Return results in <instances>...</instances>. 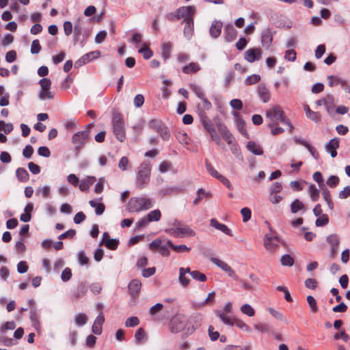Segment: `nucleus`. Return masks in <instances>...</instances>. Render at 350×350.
<instances>
[{
	"mask_svg": "<svg viewBox=\"0 0 350 350\" xmlns=\"http://www.w3.org/2000/svg\"><path fill=\"white\" fill-rule=\"evenodd\" d=\"M151 165L148 161L142 162L136 172V187L139 189L146 187L150 182Z\"/></svg>",
	"mask_w": 350,
	"mask_h": 350,
	"instance_id": "1",
	"label": "nucleus"
},
{
	"mask_svg": "<svg viewBox=\"0 0 350 350\" xmlns=\"http://www.w3.org/2000/svg\"><path fill=\"white\" fill-rule=\"evenodd\" d=\"M153 204L154 200L152 198L134 197L129 200L126 209L130 213H138L151 208Z\"/></svg>",
	"mask_w": 350,
	"mask_h": 350,
	"instance_id": "2",
	"label": "nucleus"
},
{
	"mask_svg": "<svg viewBox=\"0 0 350 350\" xmlns=\"http://www.w3.org/2000/svg\"><path fill=\"white\" fill-rule=\"evenodd\" d=\"M165 232L175 237H191L196 236V232L188 226L176 221L173 226L165 230Z\"/></svg>",
	"mask_w": 350,
	"mask_h": 350,
	"instance_id": "3",
	"label": "nucleus"
},
{
	"mask_svg": "<svg viewBox=\"0 0 350 350\" xmlns=\"http://www.w3.org/2000/svg\"><path fill=\"white\" fill-rule=\"evenodd\" d=\"M266 117L269 119V123L282 122L287 124L291 128V130L293 129L291 122L286 119L284 111L278 105L273 106L267 110L266 111Z\"/></svg>",
	"mask_w": 350,
	"mask_h": 350,
	"instance_id": "4",
	"label": "nucleus"
},
{
	"mask_svg": "<svg viewBox=\"0 0 350 350\" xmlns=\"http://www.w3.org/2000/svg\"><path fill=\"white\" fill-rule=\"evenodd\" d=\"M188 319L183 314H177L173 317L170 323V330L173 333H178L182 331H187Z\"/></svg>",
	"mask_w": 350,
	"mask_h": 350,
	"instance_id": "5",
	"label": "nucleus"
},
{
	"mask_svg": "<svg viewBox=\"0 0 350 350\" xmlns=\"http://www.w3.org/2000/svg\"><path fill=\"white\" fill-rule=\"evenodd\" d=\"M112 122L114 135L120 142H123L126 137L122 117L120 113H115Z\"/></svg>",
	"mask_w": 350,
	"mask_h": 350,
	"instance_id": "6",
	"label": "nucleus"
},
{
	"mask_svg": "<svg viewBox=\"0 0 350 350\" xmlns=\"http://www.w3.org/2000/svg\"><path fill=\"white\" fill-rule=\"evenodd\" d=\"M172 243L170 240L154 239L150 243V248L153 250H158L163 256H169L170 254V248Z\"/></svg>",
	"mask_w": 350,
	"mask_h": 350,
	"instance_id": "7",
	"label": "nucleus"
},
{
	"mask_svg": "<svg viewBox=\"0 0 350 350\" xmlns=\"http://www.w3.org/2000/svg\"><path fill=\"white\" fill-rule=\"evenodd\" d=\"M93 126L92 124H90L87 126V129L82 131L75 133L72 137V142L79 148L81 146L87 143L90 137V129Z\"/></svg>",
	"mask_w": 350,
	"mask_h": 350,
	"instance_id": "8",
	"label": "nucleus"
},
{
	"mask_svg": "<svg viewBox=\"0 0 350 350\" xmlns=\"http://www.w3.org/2000/svg\"><path fill=\"white\" fill-rule=\"evenodd\" d=\"M196 8L193 6H183L176 10V20L183 18L184 21H193Z\"/></svg>",
	"mask_w": 350,
	"mask_h": 350,
	"instance_id": "9",
	"label": "nucleus"
},
{
	"mask_svg": "<svg viewBox=\"0 0 350 350\" xmlns=\"http://www.w3.org/2000/svg\"><path fill=\"white\" fill-rule=\"evenodd\" d=\"M202 321V316L201 314L196 313L192 314L188 319V327L186 332L187 334H192L194 330L200 327Z\"/></svg>",
	"mask_w": 350,
	"mask_h": 350,
	"instance_id": "10",
	"label": "nucleus"
},
{
	"mask_svg": "<svg viewBox=\"0 0 350 350\" xmlns=\"http://www.w3.org/2000/svg\"><path fill=\"white\" fill-rule=\"evenodd\" d=\"M211 261L217 265L218 267L224 271H225L228 276L234 278V280H238L237 275L235 274L234 271L232 269V267L228 265L226 262L217 258H211Z\"/></svg>",
	"mask_w": 350,
	"mask_h": 350,
	"instance_id": "11",
	"label": "nucleus"
},
{
	"mask_svg": "<svg viewBox=\"0 0 350 350\" xmlns=\"http://www.w3.org/2000/svg\"><path fill=\"white\" fill-rule=\"evenodd\" d=\"M262 51L259 48H250L245 52V59L250 62L253 63L255 61L261 59Z\"/></svg>",
	"mask_w": 350,
	"mask_h": 350,
	"instance_id": "12",
	"label": "nucleus"
},
{
	"mask_svg": "<svg viewBox=\"0 0 350 350\" xmlns=\"http://www.w3.org/2000/svg\"><path fill=\"white\" fill-rule=\"evenodd\" d=\"M279 239L278 237L266 234L264 240V246L269 252L275 251L278 247Z\"/></svg>",
	"mask_w": 350,
	"mask_h": 350,
	"instance_id": "13",
	"label": "nucleus"
},
{
	"mask_svg": "<svg viewBox=\"0 0 350 350\" xmlns=\"http://www.w3.org/2000/svg\"><path fill=\"white\" fill-rule=\"evenodd\" d=\"M129 294L133 298H136L139 296L142 288V282L137 279L132 280L128 284Z\"/></svg>",
	"mask_w": 350,
	"mask_h": 350,
	"instance_id": "14",
	"label": "nucleus"
},
{
	"mask_svg": "<svg viewBox=\"0 0 350 350\" xmlns=\"http://www.w3.org/2000/svg\"><path fill=\"white\" fill-rule=\"evenodd\" d=\"M88 288L89 286L86 282H80L73 291L72 297L74 299H79L83 297L86 295Z\"/></svg>",
	"mask_w": 350,
	"mask_h": 350,
	"instance_id": "15",
	"label": "nucleus"
},
{
	"mask_svg": "<svg viewBox=\"0 0 350 350\" xmlns=\"http://www.w3.org/2000/svg\"><path fill=\"white\" fill-rule=\"evenodd\" d=\"M340 140L337 137L332 139L327 144H325V150L329 152L332 158L337 156L336 150L339 147Z\"/></svg>",
	"mask_w": 350,
	"mask_h": 350,
	"instance_id": "16",
	"label": "nucleus"
},
{
	"mask_svg": "<svg viewBox=\"0 0 350 350\" xmlns=\"http://www.w3.org/2000/svg\"><path fill=\"white\" fill-rule=\"evenodd\" d=\"M237 31L232 25L228 24L225 27L224 37L227 42H231L237 38Z\"/></svg>",
	"mask_w": 350,
	"mask_h": 350,
	"instance_id": "17",
	"label": "nucleus"
},
{
	"mask_svg": "<svg viewBox=\"0 0 350 350\" xmlns=\"http://www.w3.org/2000/svg\"><path fill=\"white\" fill-rule=\"evenodd\" d=\"M257 93L260 99L263 103H267L271 98V93L264 84H259L257 88Z\"/></svg>",
	"mask_w": 350,
	"mask_h": 350,
	"instance_id": "18",
	"label": "nucleus"
},
{
	"mask_svg": "<svg viewBox=\"0 0 350 350\" xmlns=\"http://www.w3.org/2000/svg\"><path fill=\"white\" fill-rule=\"evenodd\" d=\"M210 225L226 235L232 236L231 230L226 225L219 223L215 218H213L210 220Z\"/></svg>",
	"mask_w": 350,
	"mask_h": 350,
	"instance_id": "19",
	"label": "nucleus"
},
{
	"mask_svg": "<svg viewBox=\"0 0 350 350\" xmlns=\"http://www.w3.org/2000/svg\"><path fill=\"white\" fill-rule=\"evenodd\" d=\"M214 313L224 325L232 326V322L234 318L230 317V314L226 313L224 311H221V310H215Z\"/></svg>",
	"mask_w": 350,
	"mask_h": 350,
	"instance_id": "20",
	"label": "nucleus"
},
{
	"mask_svg": "<svg viewBox=\"0 0 350 350\" xmlns=\"http://www.w3.org/2000/svg\"><path fill=\"white\" fill-rule=\"evenodd\" d=\"M105 321V317L103 312H100L98 317L96 318L93 325L92 327V331L94 334L100 335L102 332V325Z\"/></svg>",
	"mask_w": 350,
	"mask_h": 350,
	"instance_id": "21",
	"label": "nucleus"
},
{
	"mask_svg": "<svg viewBox=\"0 0 350 350\" xmlns=\"http://www.w3.org/2000/svg\"><path fill=\"white\" fill-rule=\"evenodd\" d=\"M222 26L223 24L221 21L216 20L213 21L209 29L211 36L213 38H217L221 34Z\"/></svg>",
	"mask_w": 350,
	"mask_h": 350,
	"instance_id": "22",
	"label": "nucleus"
},
{
	"mask_svg": "<svg viewBox=\"0 0 350 350\" xmlns=\"http://www.w3.org/2000/svg\"><path fill=\"white\" fill-rule=\"evenodd\" d=\"M232 115L235 118V122L239 131L243 135H246V125L245 122L241 118L237 112H232Z\"/></svg>",
	"mask_w": 350,
	"mask_h": 350,
	"instance_id": "23",
	"label": "nucleus"
},
{
	"mask_svg": "<svg viewBox=\"0 0 350 350\" xmlns=\"http://www.w3.org/2000/svg\"><path fill=\"white\" fill-rule=\"evenodd\" d=\"M273 41V36L271 31L268 29L263 31L261 36V43L265 47L269 48Z\"/></svg>",
	"mask_w": 350,
	"mask_h": 350,
	"instance_id": "24",
	"label": "nucleus"
},
{
	"mask_svg": "<svg viewBox=\"0 0 350 350\" xmlns=\"http://www.w3.org/2000/svg\"><path fill=\"white\" fill-rule=\"evenodd\" d=\"M327 241L330 245L331 252L334 254L337 250L339 244V239L336 234H330L327 237Z\"/></svg>",
	"mask_w": 350,
	"mask_h": 350,
	"instance_id": "25",
	"label": "nucleus"
},
{
	"mask_svg": "<svg viewBox=\"0 0 350 350\" xmlns=\"http://www.w3.org/2000/svg\"><path fill=\"white\" fill-rule=\"evenodd\" d=\"M194 31V23L193 21H189L188 22L185 23L184 29H183V34L184 36L187 40H191L193 35Z\"/></svg>",
	"mask_w": 350,
	"mask_h": 350,
	"instance_id": "26",
	"label": "nucleus"
},
{
	"mask_svg": "<svg viewBox=\"0 0 350 350\" xmlns=\"http://www.w3.org/2000/svg\"><path fill=\"white\" fill-rule=\"evenodd\" d=\"M96 181L94 176H88L83 179L79 185V189L82 191H86L89 189L90 186Z\"/></svg>",
	"mask_w": 350,
	"mask_h": 350,
	"instance_id": "27",
	"label": "nucleus"
},
{
	"mask_svg": "<svg viewBox=\"0 0 350 350\" xmlns=\"http://www.w3.org/2000/svg\"><path fill=\"white\" fill-rule=\"evenodd\" d=\"M247 148L255 155H261L263 154V150L261 146L254 142L250 141L247 144Z\"/></svg>",
	"mask_w": 350,
	"mask_h": 350,
	"instance_id": "28",
	"label": "nucleus"
},
{
	"mask_svg": "<svg viewBox=\"0 0 350 350\" xmlns=\"http://www.w3.org/2000/svg\"><path fill=\"white\" fill-rule=\"evenodd\" d=\"M199 116H200V122H201L204 129L206 131H207L213 127L210 120L208 119L206 113L204 111H200Z\"/></svg>",
	"mask_w": 350,
	"mask_h": 350,
	"instance_id": "29",
	"label": "nucleus"
},
{
	"mask_svg": "<svg viewBox=\"0 0 350 350\" xmlns=\"http://www.w3.org/2000/svg\"><path fill=\"white\" fill-rule=\"evenodd\" d=\"M146 217L149 222L159 221L161 217V213L159 209H154L149 212Z\"/></svg>",
	"mask_w": 350,
	"mask_h": 350,
	"instance_id": "30",
	"label": "nucleus"
},
{
	"mask_svg": "<svg viewBox=\"0 0 350 350\" xmlns=\"http://www.w3.org/2000/svg\"><path fill=\"white\" fill-rule=\"evenodd\" d=\"M211 193L200 188L197 191V197L194 199L193 204L198 205L204 198L211 197Z\"/></svg>",
	"mask_w": 350,
	"mask_h": 350,
	"instance_id": "31",
	"label": "nucleus"
},
{
	"mask_svg": "<svg viewBox=\"0 0 350 350\" xmlns=\"http://www.w3.org/2000/svg\"><path fill=\"white\" fill-rule=\"evenodd\" d=\"M16 175L21 182H27L29 180L28 172L23 167H18L16 171Z\"/></svg>",
	"mask_w": 350,
	"mask_h": 350,
	"instance_id": "32",
	"label": "nucleus"
},
{
	"mask_svg": "<svg viewBox=\"0 0 350 350\" xmlns=\"http://www.w3.org/2000/svg\"><path fill=\"white\" fill-rule=\"evenodd\" d=\"M200 69V66L198 63L191 62L183 68V72L185 74L196 72Z\"/></svg>",
	"mask_w": 350,
	"mask_h": 350,
	"instance_id": "33",
	"label": "nucleus"
},
{
	"mask_svg": "<svg viewBox=\"0 0 350 350\" xmlns=\"http://www.w3.org/2000/svg\"><path fill=\"white\" fill-rule=\"evenodd\" d=\"M89 204L92 207L95 208L96 215H100L104 213L105 209L104 204L98 203L95 200H90L89 202Z\"/></svg>",
	"mask_w": 350,
	"mask_h": 350,
	"instance_id": "34",
	"label": "nucleus"
},
{
	"mask_svg": "<svg viewBox=\"0 0 350 350\" xmlns=\"http://www.w3.org/2000/svg\"><path fill=\"white\" fill-rule=\"evenodd\" d=\"M88 316L84 313H79L75 316V323L77 326L81 327L87 323Z\"/></svg>",
	"mask_w": 350,
	"mask_h": 350,
	"instance_id": "35",
	"label": "nucleus"
},
{
	"mask_svg": "<svg viewBox=\"0 0 350 350\" xmlns=\"http://www.w3.org/2000/svg\"><path fill=\"white\" fill-rule=\"evenodd\" d=\"M326 111L328 113L332 114L335 108L334 99L332 96L327 95L326 96V102L325 104Z\"/></svg>",
	"mask_w": 350,
	"mask_h": 350,
	"instance_id": "36",
	"label": "nucleus"
},
{
	"mask_svg": "<svg viewBox=\"0 0 350 350\" xmlns=\"http://www.w3.org/2000/svg\"><path fill=\"white\" fill-rule=\"evenodd\" d=\"M82 30H83L82 25L81 24V23L79 21H78L77 23H76L75 24V26H74V28H73V31H74V33H73V41H74V44H75L79 40V36L81 34Z\"/></svg>",
	"mask_w": 350,
	"mask_h": 350,
	"instance_id": "37",
	"label": "nucleus"
},
{
	"mask_svg": "<svg viewBox=\"0 0 350 350\" xmlns=\"http://www.w3.org/2000/svg\"><path fill=\"white\" fill-rule=\"evenodd\" d=\"M304 203L298 199L295 200L291 204V211L292 213H296L304 208Z\"/></svg>",
	"mask_w": 350,
	"mask_h": 350,
	"instance_id": "38",
	"label": "nucleus"
},
{
	"mask_svg": "<svg viewBox=\"0 0 350 350\" xmlns=\"http://www.w3.org/2000/svg\"><path fill=\"white\" fill-rule=\"evenodd\" d=\"M215 293L214 291L208 293L206 299L201 303H193V306L196 308H200L204 307L206 304L213 302L215 301Z\"/></svg>",
	"mask_w": 350,
	"mask_h": 350,
	"instance_id": "39",
	"label": "nucleus"
},
{
	"mask_svg": "<svg viewBox=\"0 0 350 350\" xmlns=\"http://www.w3.org/2000/svg\"><path fill=\"white\" fill-rule=\"evenodd\" d=\"M327 79H329V85L330 87H333L336 85H340L342 86L346 83V81L342 79H340L338 77H335L333 75H329L327 77Z\"/></svg>",
	"mask_w": 350,
	"mask_h": 350,
	"instance_id": "40",
	"label": "nucleus"
},
{
	"mask_svg": "<svg viewBox=\"0 0 350 350\" xmlns=\"http://www.w3.org/2000/svg\"><path fill=\"white\" fill-rule=\"evenodd\" d=\"M235 325L238 328L247 332H250L252 331L251 328L249 325H247L245 322H243L242 320L234 318L233 322H232V326Z\"/></svg>",
	"mask_w": 350,
	"mask_h": 350,
	"instance_id": "41",
	"label": "nucleus"
},
{
	"mask_svg": "<svg viewBox=\"0 0 350 350\" xmlns=\"http://www.w3.org/2000/svg\"><path fill=\"white\" fill-rule=\"evenodd\" d=\"M51 193V187L49 185H44L37 189L36 194H41L44 198H48Z\"/></svg>",
	"mask_w": 350,
	"mask_h": 350,
	"instance_id": "42",
	"label": "nucleus"
},
{
	"mask_svg": "<svg viewBox=\"0 0 350 350\" xmlns=\"http://www.w3.org/2000/svg\"><path fill=\"white\" fill-rule=\"evenodd\" d=\"M240 310L243 314L250 317L254 316L255 314L254 309L248 304H243L242 306H241Z\"/></svg>",
	"mask_w": 350,
	"mask_h": 350,
	"instance_id": "43",
	"label": "nucleus"
},
{
	"mask_svg": "<svg viewBox=\"0 0 350 350\" xmlns=\"http://www.w3.org/2000/svg\"><path fill=\"white\" fill-rule=\"evenodd\" d=\"M38 98L42 100H51L53 98V93L49 90H39L38 93Z\"/></svg>",
	"mask_w": 350,
	"mask_h": 350,
	"instance_id": "44",
	"label": "nucleus"
},
{
	"mask_svg": "<svg viewBox=\"0 0 350 350\" xmlns=\"http://www.w3.org/2000/svg\"><path fill=\"white\" fill-rule=\"evenodd\" d=\"M280 263L282 266L291 267L294 264V258L289 254L283 255L280 258Z\"/></svg>",
	"mask_w": 350,
	"mask_h": 350,
	"instance_id": "45",
	"label": "nucleus"
},
{
	"mask_svg": "<svg viewBox=\"0 0 350 350\" xmlns=\"http://www.w3.org/2000/svg\"><path fill=\"white\" fill-rule=\"evenodd\" d=\"M146 339V334L142 328H139L135 334V340L137 344H141L144 342Z\"/></svg>",
	"mask_w": 350,
	"mask_h": 350,
	"instance_id": "46",
	"label": "nucleus"
},
{
	"mask_svg": "<svg viewBox=\"0 0 350 350\" xmlns=\"http://www.w3.org/2000/svg\"><path fill=\"white\" fill-rule=\"evenodd\" d=\"M171 245V249L178 253L189 252L191 248L187 247L186 245H176L173 243H170Z\"/></svg>",
	"mask_w": 350,
	"mask_h": 350,
	"instance_id": "47",
	"label": "nucleus"
},
{
	"mask_svg": "<svg viewBox=\"0 0 350 350\" xmlns=\"http://www.w3.org/2000/svg\"><path fill=\"white\" fill-rule=\"evenodd\" d=\"M309 193L313 202L317 201L319 198V190L314 185L309 186Z\"/></svg>",
	"mask_w": 350,
	"mask_h": 350,
	"instance_id": "48",
	"label": "nucleus"
},
{
	"mask_svg": "<svg viewBox=\"0 0 350 350\" xmlns=\"http://www.w3.org/2000/svg\"><path fill=\"white\" fill-rule=\"evenodd\" d=\"M205 166L209 174L213 177L215 178L216 179L218 180L219 177L221 176V174H220L208 161H206Z\"/></svg>",
	"mask_w": 350,
	"mask_h": 350,
	"instance_id": "49",
	"label": "nucleus"
},
{
	"mask_svg": "<svg viewBox=\"0 0 350 350\" xmlns=\"http://www.w3.org/2000/svg\"><path fill=\"white\" fill-rule=\"evenodd\" d=\"M100 55V52L99 51H94L90 53H88L83 55V59L85 61L88 63L91 62L92 60L99 57Z\"/></svg>",
	"mask_w": 350,
	"mask_h": 350,
	"instance_id": "50",
	"label": "nucleus"
},
{
	"mask_svg": "<svg viewBox=\"0 0 350 350\" xmlns=\"http://www.w3.org/2000/svg\"><path fill=\"white\" fill-rule=\"evenodd\" d=\"M143 45L144 46V47L140 48L138 50V52L142 54L144 59H148L153 55V53L150 49L146 46V44L144 43L143 44Z\"/></svg>",
	"mask_w": 350,
	"mask_h": 350,
	"instance_id": "51",
	"label": "nucleus"
},
{
	"mask_svg": "<svg viewBox=\"0 0 350 350\" xmlns=\"http://www.w3.org/2000/svg\"><path fill=\"white\" fill-rule=\"evenodd\" d=\"M256 330L262 333H268L270 330V327L268 324L257 323L254 325Z\"/></svg>",
	"mask_w": 350,
	"mask_h": 350,
	"instance_id": "52",
	"label": "nucleus"
},
{
	"mask_svg": "<svg viewBox=\"0 0 350 350\" xmlns=\"http://www.w3.org/2000/svg\"><path fill=\"white\" fill-rule=\"evenodd\" d=\"M39 84L40 85L39 90H49L51 86V81L48 78H42L40 80Z\"/></svg>",
	"mask_w": 350,
	"mask_h": 350,
	"instance_id": "53",
	"label": "nucleus"
},
{
	"mask_svg": "<svg viewBox=\"0 0 350 350\" xmlns=\"http://www.w3.org/2000/svg\"><path fill=\"white\" fill-rule=\"evenodd\" d=\"M172 45L170 43H163L162 44V56L165 59H167L170 56Z\"/></svg>",
	"mask_w": 350,
	"mask_h": 350,
	"instance_id": "54",
	"label": "nucleus"
},
{
	"mask_svg": "<svg viewBox=\"0 0 350 350\" xmlns=\"http://www.w3.org/2000/svg\"><path fill=\"white\" fill-rule=\"evenodd\" d=\"M72 275V274L71 269L68 267H66L62 272L61 280L64 282H66L71 279Z\"/></svg>",
	"mask_w": 350,
	"mask_h": 350,
	"instance_id": "55",
	"label": "nucleus"
},
{
	"mask_svg": "<svg viewBox=\"0 0 350 350\" xmlns=\"http://www.w3.org/2000/svg\"><path fill=\"white\" fill-rule=\"evenodd\" d=\"M119 241L116 239H105V245L110 250H116L118 245Z\"/></svg>",
	"mask_w": 350,
	"mask_h": 350,
	"instance_id": "56",
	"label": "nucleus"
},
{
	"mask_svg": "<svg viewBox=\"0 0 350 350\" xmlns=\"http://www.w3.org/2000/svg\"><path fill=\"white\" fill-rule=\"evenodd\" d=\"M278 123H269L268 126L271 130V134L273 135H279L284 132V129L282 127L277 126Z\"/></svg>",
	"mask_w": 350,
	"mask_h": 350,
	"instance_id": "57",
	"label": "nucleus"
},
{
	"mask_svg": "<svg viewBox=\"0 0 350 350\" xmlns=\"http://www.w3.org/2000/svg\"><path fill=\"white\" fill-rule=\"evenodd\" d=\"M307 301L310 306L311 312H317L318 311V307L316 299L312 295H308L307 296Z\"/></svg>",
	"mask_w": 350,
	"mask_h": 350,
	"instance_id": "58",
	"label": "nucleus"
},
{
	"mask_svg": "<svg viewBox=\"0 0 350 350\" xmlns=\"http://www.w3.org/2000/svg\"><path fill=\"white\" fill-rule=\"evenodd\" d=\"M178 282L183 287H187L190 283V279L183 272H179Z\"/></svg>",
	"mask_w": 350,
	"mask_h": 350,
	"instance_id": "59",
	"label": "nucleus"
},
{
	"mask_svg": "<svg viewBox=\"0 0 350 350\" xmlns=\"http://www.w3.org/2000/svg\"><path fill=\"white\" fill-rule=\"evenodd\" d=\"M0 130L3 131L5 134L10 133L13 130V125L11 123H5L0 120Z\"/></svg>",
	"mask_w": 350,
	"mask_h": 350,
	"instance_id": "60",
	"label": "nucleus"
},
{
	"mask_svg": "<svg viewBox=\"0 0 350 350\" xmlns=\"http://www.w3.org/2000/svg\"><path fill=\"white\" fill-rule=\"evenodd\" d=\"M191 276L193 278V279L200 282H204L206 280V275L200 273L198 271H192V273H191Z\"/></svg>",
	"mask_w": 350,
	"mask_h": 350,
	"instance_id": "61",
	"label": "nucleus"
},
{
	"mask_svg": "<svg viewBox=\"0 0 350 350\" xmlns=\"http://www.w3.org/2000/svg\"><path fill=\"white\" fill-rule=\"evenodd\" d=\"M260 80V77L258 75H252L248 76L245 79V83L247 85H253L258 83Z\"/></svg>",
	"mask_w": 350,
	"mask_h": 350,
	"instance_id": "62",
	"label": "nucleus"
},
{
	"mask_svg": "<svg viewBox=\"0 0 350 350\" xmlns=\"http://www.w3.org/2000/svg\"><path fill=\"white\" fill-rule=\"evenodd\" d=\"M306 117L317 124L321 122V116L319 112L312 111Z\"/></svg>",
	"mask_w": 350,
	"mask_h": 350,
	"instance_id": "63",
	"label": "nucleus"
},
{
	"mask_svg": "<svg viewBox=\"0 0 350 350\" xmlns=\"http://www.w3.org/2000/svg\"><path fill=\"white\" fill-rule=\"evenodd\" d=\"M350 197V186H346L338 193V198L341 200L346 199Z\"/></svg>",
	"mask_w": 350,
	"mask_h": 350,
	"instance_id": "64",
	"label": "nucleus"
}]
</instances>
